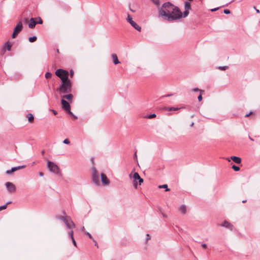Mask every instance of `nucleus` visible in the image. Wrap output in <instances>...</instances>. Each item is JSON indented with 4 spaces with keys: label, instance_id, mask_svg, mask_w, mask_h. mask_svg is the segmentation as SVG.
Segmentation results:
<instances>
[{
    "label": "nucleus",
    "instance_id": "1",
    "mask_svg": "<svg viewBox=\"0 0 260 260\" xmlns=\"http://www.w3.org/2000/svg\"><path fill=\"white\" fill-rule=\"evenodd\" d=\"M61 98V103L62 108L75 119L77 117L71 111L70 103H72L73 95L71 93L67 94L72 91V83L70 80L61 82L59 87L57 89Z\"/></svg>",
    "mask_w": 260,
    "mask_h": 260
},
{
    "label": "nucleus",
    "instance_id": "2",
    "mask_svg": "<svg viewBox=\"0 0 260 260\" xmlns=\"http://www.w3.org/2000/svg\"><path fill=\"white\" fill-rule=\"evenodd\" d=\"M158 16L165 20L172 21L181 18L182 13L177 7L167 2L158 9Z\"/></svg>",
    "mask_w": 260,
    "mask_h": 260
},
{
    "label": "nucleus",
    "instance_id": "3",
    "mask_svg": "<svg viewBox=\"0 0 260 260\" xmlns=\"http://www.w3.org/2000/svg\"><path fill=\"white\" fill-rule=\"evenodd\" d=\"M58 218L62 220L65 223L67 228L72 230L73 228H75V224L72 221L71 218L69 216H59Z\"/></svg>",
    "mask_w": 260,
    "mask_h": 260
},
{
    "label": "nucleus",
    "instance_id": "4",
    "mask_svg": "<svg viewBox=\"0 0 260 260\" xmlns=\"http://www.w3.org/2000/svg\"><path fill=\"white\" fill-rule=\"evenodd\" d=\"M47 168L51 172L57 174L60 176H62L58 166L53 162L48 160L47 161Z\"/></svg>",
    "mask_w": 260,
    "mask_h": 260
},
{
    "label": "nucleus",
    "instance_id": "5",
    "mask_svg": "<svg viewBox=\"0 0 260 260\" xmlns=\"http://www.w3.org/2000/svg\"><path fill=\"white\" fill-rule=\"evenodd\" d=\"M55 75L60 79L61 82L70 80L68 78L69 73L66 70L58 69L55 72Z\"/></svg>",
    "mask_w": 260,
    "mask_h": 260
},
{
    "label": "nucleus",
    "instance_id": "6",
    "mask_svg": "<svg viewBox=\"0 0 260 260\" xmlns=\"http://www.w3.org/2000/svg\"><path fill=\"white\" fill-rule=\"evenodd\" d=\"M129 177L133 178L134 179V185L136 188H137L138 182L137 180L139 181V184L141 185L143 182V179L141 178L139 175V174L137 172L134 173L132 175V174H129Z\"/></svg>",
    "mask_w": 260,
    "mask_h": 260
},
{
    "label": "nucleus",
    "instance_id": "7",
    "mask_svg": "<svg viewBox=\"0 0 260 260\" xmlns=\"http://www.w3.org/2000/svg\"><path fill=\"white\" fill-rule=\"evenodd\" d=\"M23 25L21 21H19L15 27L14 28V32L12 35V38H15L18 34L22 30Z\"/></svg>",
    "mask_w": 260,
    "mask_h": 260
},
{
    "label": "nucleus",
    "instance_id": "8",
    "mask_svg": "<svg viewBox=\"0 0 260 260\" xmlns=\"http://www.w3.org/2000/svg\"><path fill=\"white\" fill-rule=\"evenodd\" d=\"M92 181L96 185H99L100 182V180H99V178L98 172L94 167L92 168Z\"/></svg>",
    "mask_w": 260,
    "mask_h": 260
},
{
    "label": "nucleus",
    "instance_id": "9",
    "mask_svg": "<svg viewBox=\"0 0 260 260\" xmlns=\"http://www.w3.org/2000/svg\"><path fill=\"white\" fill-rule=\"evenodd\" d=\"M126 20L136 30L139 31H141V27L139 25H138L133 20V18L129 14L127 15Z\"/></svg>",
    "mask_w": 260,
    "mask_h": 260
},
{
    "label": "nucleus",
    "instance_id": "10",
    "mask_svg": "<svg viewBox=\"0 0 260 260\" xmlns=\"http://www.w3.org/2000/svg\"><path fill=\"white\" fill-rule=\"evenodd\" d=\"M25 22L28 23V26L30 28H33L35 27L36 25L37 24V22H36L34 18H31L29 20L28 18L24 19Z\"/></svg>",
    "mask_w": 260,
    "mask_h": 260
},
{
    "label": "nucleus",
    "instance_id": "11",
    "mask_svg": "<svg viewBox=\"0 0 260 260\" xmlns=\"http://www.w3.org/2000/svg\"><path fill=\"white\" fill-rule=\"evenodd\" d=\"M7 189L10 192H14L16 191V187L14 184L11 182H8L6 183Z\"/></svg>",
    "mask_w": 260,
    "mask_h": 260
},
{
    "label": "nucleus",
    "instance_id": "12",
    "mask_svg": "<svg viewBox=\"0 0 260 260\" xmlns=\"http://www.w3.org/2000/svg\"><path fill=\"white\" fill-rule=\"evenodd\" d=\"M101 180L104 185H109L110 181L107 178L106 175L104 173L101 174Z\"/></svg>",
    "mask_w": 260,
    "mask_h": 260
},
{
    "label": "nucleus",
    "instance_id": "13",
    "mask_svg": "<svg viewBox=\"0 0 260 260\" xmlns=\"http://www.w3.org/2000/svg\"><path fill=\"white\" fill-rule=\"evenodd\" d=\"M226 159L228 160V161H230L231 159L233 161H234L235 163L239 164L241 162V159L237 156H232L230 158H226Z\"/></svg>",
    "mask_w": 260,
    "mask_h": 260
},
{
    "label": "nucleus",
    "instance_id": "14",
    "mask_svg": "<svg viewBox=\"0 0 260 260\" xmlns=\"http://www.w3.org/2000/svg\"><path fill=\"white\" fill-rule=\"evenodd\" d=\"M25 167V166H19V167H14V168H12L11 169V170H7L6 171V173L7 174H12V173H13L14 172L17 171V170H18L19 169H23Z\"/></svg>",
    "mask_w": 260,
    "mask_h": 260
},
{
    "label": "nucleus",
    "instance_id": "15",
    "mask_svg": "<svg viewBox=\"0 0 260 260\" xmlns=\"http://www.w3.org/2000/svg\"><path fill=\"white\" fill-rule=\"evenodd\" d=\"M68 235H69V237H70L71 239L72 240V242H73V244L74 245V246H77L76 241L73 237V230L70 231L68 232Z\"/></svg>",
    "mask_w": 260,
    "mask_h": 260
},
{
    "label": "nucleus",
    "instance_id": "16",
    "mask_svg": "<svg viewBox=\"0 0 260 260\" xmlns=\"http://www.w3.org/2000/svg\"><path fill=\"white\" fill-rule=\"evenodd\" d=\"M112 59H113V63L115 64H117L119 63V61L118 60V57H117V56L116 54H112Z\"/></svg>",
    "mask_w": 260,
    "mask_h": 260
},
{
    "label": "nucleus",
    "instance_id": "17",
    "mask_svg": "<svg viewBox=\"0 0 260 260\" xmlns=\"http://www.w3.org/2000/svg\"><path fill=\"white\" fill-rule=\"evenodd\" d=\"M222 226H224L225 228H229L231 230L232 229L233 225L229 222L225 221L222 224Z\"/></svg>",
    "mask_w": 260,
    "mask_h": 260
},
{
    "label": "nucleus",
    "instance_id": "18",
    "mask_svg": "<svg viewBox=\"0 0 260 260\" xmlns=\"http://www.w3.org/2000/svg\"><path fill=\"white\" fill-rule=\"evenodd\" d=\"M179 210L181 213L184 214L186 212V207L185 205H181Z\"/></svg>",
    "mask_w": 260,
    "mask_h": 260
},
{
    "label": "nucleus",
    "instance_id": "19",
    "mask_svg": "<svg viewBox=\"0 0 260 260\" xmlns=\"http://www.w3.org/2000/svg\"><path fill=\"white\" fill-rule=\"evenodd\" d=\"M12 44L10 42H7L5 45L3 46L5 47L6 49L8 50V51H10L12 48Z\"/></svg>",
    "mask_w": 260,
    "mask_h": 260
},
{
    "label": "nucleus",
    "instance_id": "20",
    "mask_svg": "<svg viewBox=\"0 0 260 260\" xmlns=\"http://www.w3.org/2000/svg\"><path fill=\"white\" fill-rule=\"evenodd\" d=\"M28 120L29 122L32 123L34 122V117L32 114L29 113L27 115Z\"/></svg>",
    "mask_w": 260,
    "mask_h": 260
},
{
    "label": "nucleus",
    "instance_id": "21",
    "mask_svg": "<svg viewBox=\"0 0 260 260\" xmlns=\"http://www.w3.org/2000/svg\"><path fill=\"white\" fill-rule=\"evenodd\" d=\"M185 9L186 10H189L191 9L190 3L188 2H185L184 4Z\"/></svg>",
    "mask_w": 260,
    "mask_h": 260
},
{
    "label": "nucleus",
    "instance_id": "22",
    "mask_svg": "<svg viewBox=\"0 0 260 260\" xmlns=\"http://www.w3.org/2000/svg\"><path fill=\"white\" fill-rule=\"evenodd\" d=\"M179 108H174V107H168L166 108V110L170 111H176L178 110Z\"/></svg>",
    "mask_w": 260,
    "mask_h": 260
},
{
    "label": "nucleus",
    "instance_id": "23",
    "mask_svg": "<svg viewBox=\"0 0 260 260\" xmlns=\"http://www.w3.org/2000/svg\"><path fill=\"white\" fill-rule=\"evenodd\" d=\"M37 39V37L36 36H34V37H29V41L31 43H32V42H35Z\"/></svg>",
    "mask_w": 260,
    "mask_h": 260
},
{
    "label": "nucleus",
    "instance_id": "24",
    "mask_svg": "<svg viewBox=\"0 0 260 260\" xmlns=\"http://www.w3.org/2000/svg\"><path fill=\"white\" fill-rule=\"evenodd\" d=\"M159 188H166V191H169L170 190V189H169L168 188V186L167 184H164V185H159Z\"/></svg>",
    "mask_w": 260,
    "mask_h": 260
},
{
    "label": "nucleus",
    "instance_id": "25",
    "mask_svg": "<svg viewBox=\"0 0 260 260\" xmlns=\"http://www.w3.org/2000/svg\"><path fill=\"white\" fill-rule=\"evenodd\" d=\"M10 203H7L6 205L0 206V211H2L3 210H4L7 208V205L9 204Z\"/></svg>",
    "mask_w": 260,
    "mask_h": 260
},
{
    "label": "nucleus",
    "instance_id": "26",
    "mask_svg": "<svg viewBox=\"0 0 260 260\" xmlns=\"http://www.w3.org/2000/svg\"><path fill=\"white\" fill-rule=\"evenodd\" d=\"M232 169L234 171H238L240 170V168L239 167H238V166H235V165H233L232 166Z\"/></svg>",
    "mask_w": 260,
    "mask_h": 260
},
{
    "label": "nucleus",
    "instance_id": "27",
    "mask_svg": "<svg viewBox=\"0 0 260 260\" xmlns=\"http://www.w3.org/2000/svg\"><path fill=\"white\" fill-rule=\"evenodd\" d=\"M6 51V48L5 47H3L2 50L0 51V54L1 55H3L5 53Z\"/></svg>",
    "mask_w": 260,
    "mask_h": 260
},
{
    "label": "nucleus",
    "instance_id": "28",
    "mask_svg": "<svg viewBox=\"0 0 260 260\" xmlns=\"http://www.w3.org/2000/svg\"><path fill=\"white\" fill-rule=\"evenodd\" d=\"M51 76H52V74L49 72H47L45 74V77L47 79L50 78L51 77Z\"/></svg>",
    "mask_w": 260,
    "mask_h": 260
},
{
    "label": "nucleus",
    "instance_id": "29",
    "mask_svg": "<svg viewBox=\"0 0 260 260\" xmlns=\"http://www.w3.org/2000/svg\"><path fill=\"white\" fill-rule=\"evenodd\" d=\"M151 1L156 6L159 5V0H151Z\"/></svg>",
    "mask_w": 260,
    "mask_h": 260
},
{
    "label": "nucleus",
    "instance_id": "30",
    "mask_svg": "<svg viewBox=\"0 0 260 260\" xmlns=\"http://www.w3.org/2000/svg\"><path fill=\"white\" fill-rule=\"evenodd\" d=\"M156 117V115L155 114H151L148 115L147 117L149 119H151Z\"/></svg>",
    "mask_w": 260,
    "mask_h": 260
},
{
    "label": "nucleus",
    "instance_id": "31",
    "mask_svg": "<svg viewBox=\"0 0 260 260\" xmlns=\"http://www.w3.org/2000/svg\"><path fill=\"white\" fill-rule=\"evenodd\" d=\"M189 14V10H185V11L183 13L184 17H186Z\"/></svg>",
    "mask_w": 260,
    "mask_h": 260
},
{
    "label": "nucleus",
    "instance_id": "32",
    "mask_svg": "<svg viewBox=\"0 0 260 260\" xmlns=\"http://www.w3.org/2000/svg\"><path fill=\"white\" fill-rule=\"evenodd\" d=\"M193 91H200V93H203L204 92V90H200L199 88H194L193 89Z\"/></svg>",
    "mask_w": 260,
    "mask_h": 260
},
{
    "label": "nucleus",
    "instance_id": "33",
    "mask_svg": "<svg viewBox=\"0 0 260 260\" xmlns=\"http://www.w3.org/2000/svg\"><path fill=\"white\" fill-rule=\"evenodd\" d=\"M219 69L220 70H225L226 69H228V67L226 66H224V67H219Z\"/></svg>",
    "mask_w": 260,
    "mask_h": 260
},
{
    "label": "nucleus",
    "instance_id": "34",
    "mask_svg": "<svg viewBox=\"0 0 260 260\" xmlns=\"http://www.w3.org/2000/svg\"><path fill=\"white\" fill-rule=\"evenodd\" d=\"M63 143H64V144H69V143H70V141H69V139H64V141H63Z\"/></svg>",
    "mask_w": 260,
    "mask_h": 260
},
{
    "label": "nucleus",
    "instance_id": "35",
    "mask_svg": "<svg viewBox=\"0 0 260 260\" xmlns=\"http://www.w3.org/2000/svg\"><path fill=\"white\" fill-rule=\"evenodd\" d=\"M202 93H201L199 96L198 97V100L199 101H201L202 100Z\"/></svg>",
    "mask_w": 260,
    "mask_h": 260
},
{
    "label": "nucleus",
    "instance_id": "36",
    "mask_svg": "<svg viewBox=\"0 0 260 260\" xmlns=\"http://www.w3.org/2000/svg\"><path fill=\"white\" fill-rule=\"evenodd\" d=\"M224 13L226 14H228L230 13V11L229 10L226 9L224 10Z\"/></svg>",
    "mask_w": 260,
    "mask_h": 260
},
{
    "label": "nucleus",
    "instance_id": "37",
    "mask_svg": "<svg viewBox=\"0 0 260 260\" xmlns=\"http://www.w3.org/2000/svg\"><path fill=\"white\" fill-rule=\"evenodd\" d=\"M86 234L90 239H93L92 236L89 233L86 232Z\"/></svg>",
    "mask_w": 260,
    "mask_h": 260
},
{
    "label": "nucleus",
    "instance_id": "38",
    "mask_svg": "<svg viewBox=\"0 0 260 260\" xmlns=\"http://www.w3.org/2000/svg\"><path fill=\"white\" fill-rule=\"evenodd\" d=\"M70 76H71V78L73 76L74 72L72 70L70 71Z\"/></svg>",
    "mask_w": 260,
    "mask_h": 260
},
{
    "label": "nucleus",
    "instance_id": "39",
    "mask_svg": "<svg viewBox=\"0 0 260 260\" xmlns=\"http://www.w3.org/2000/svg\"><path fill=\"white\" fill-rule=\"evenodd\" d=\"M43 23V21L42 20V19L39 18V20L38 22H37V23H39V24H42Z\"/></svg>",
    "mask_w": 260,
    "mask_h": 260
},
{
    "label": "nucleus",
    "instance_id": "40",
    "mask_svg": "<svg viewBox=\"0 0 260 260\" xmlns=\"http://www.w3.org/2000/svg\"><path fill=\"white\" fill-rule=\"evenodd\" d=\"M202 247H203V248H204V249L207 248V245H206V244H203L202 245Z\"/></svg>",
    "mask_w": 260,
    "mask_h": 260
},
{
    "label": "nucleus",
    "instance_id": "41",
    "mask_svg": "<svg viewBox=\"0 0 260 260\" xmlns=\"http://www.w3.org/2000/svg\"><path fill=\"white\" fill-rule=\"evenodd\" d=\"M219 8H215V9H212L211 10V11L212 12H214V11H216V10H218Z\"/></svg>",
    "mask_w": 260,
    "mask_h": 260
},
{
    "label": "nucleus",
    "instance_id": "42",
    "mask_svg": "<svg viewBox=\"0 0 260 260\" xmlns=\"http://www.w3.org/2000/svg\"><path fill=\"white\" fill-rule=\"evenodd\" d=\"M147 240H148L150 239V235L149 234H147Z\"/></svg>",
    "mask_w": 260,
    "mask_h": 260
},
{
    "label": "nucleus",
    "instance_id": "43",
    "mask_svg": "<svg viewBox=\"0 0 260 260\" xmlns=\"http://www.w3.org/2000/svg\"><path fill=\"white\" fill-rule=\"evenodd\" d=\"M39 175H40V176H43L44 174H43V172H39Z\"/></svg>",
    "mask_w": 260,
    "mask_h": 260
},
{
    "label": "nucleus",
    "instance_id": "44",
    "mask_svg": "<svg viewBox=\"0 0 260 260\" xmlns=\"http://www.w3.org/2000/svg\"><path fill=\"white\" fill-rule=\"evenodd\" d=\"M52 111H53V114H54V115H56V114H57V112H56V111H55V110H52Z\"/></svg>",
    "mask_w": 260,
    "mask_h": 260
},
{
    "label": "nucleus",
    "instance_id": "45",
    "mask_svg": "<svg viewBox=\"0 0 260 260\" xmlns=\"http://www.w3.org/2000/svg\"><path fill=\"white\" fill-rule=\"evenodd\" d=\"M254 8L255 9L256 12H257V13H259V10H258V9H256L255 7H254Z\"/></svg>",
    "mask_w": 260,
    "mask_h": 260
},
{
    "label": "nucleus",
    "instance_id": "46",
    "mask_svg": "<svg viewBox=\"0 0 260 260\" xmlns=\"http://www.w3.org/2000/svg\"><path fill=\"white\" fill-rule=\"evenodd\" d=\"M252 114V112H250L249 114H246V115H245V116H246V117H248V116H249L250 114Z\"/></svg>",
    "mask_w": 260,
    "mask_h": 260
},
{
    "label": "nucleus",
    "instance_id": "47",
    "mask_svg": "<svg viewBox=\"0 0 260 260\" xmlns=\"http://www.w3.org/2000/svg\"><path fill=\"white\" fill-rule=\"evenodd\" d=\"M84 230V227L82 228V230L83 231Z\"/></svg>",
    "mask_w": 260,
    "mask_h": 260
}]
</instances>
